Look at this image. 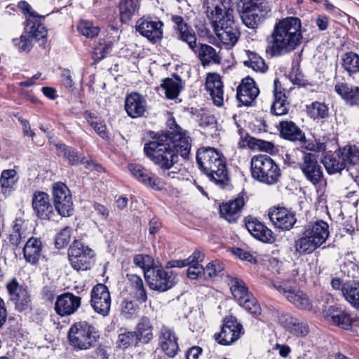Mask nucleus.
<instances>
[{"label":"nucleus","mask_w":359,"mask_h":359,"mask_svg":"<svg viewBox=\"0 0 359 359\" xmlns=\"http://www.w3.org/2000/svg\"><path fill=\"white\" fill-rule=\"evenodd\" d=\"M191 140L178 126L169 135L162 134L144 144L145 155L163 172L164 177L175 178L177 172L168 171L178 161V155L187 158Z\"/></svg>","instance_id":"f257e3e1"},{"label":"nucleus","mask_w":359,"mask_h":359,"mask_svg":"<svg viewBox=\"0 0 359 359\" xmlns=\"http://www.w3.org/2000/svg\"><path fill=\"white\" fill-rule=\"evenodd\" d=\"M302 39L300 20L294 17L284 18L276 23L267 37L266 51L272 57L285 55L294 50Z\"/></svg>","instance_id":"f03ea898"},{"label":"nucleus","mask_w":359,"mask_h":359,"mask_svg":"<svg viewBox=\"0 0 359 359\" xmlns=\"http://www.w3.org/2000/svg\"><path fill=\"white\" fill-rule=\"evenodd\" d=\"M196 161L200 168L216 184L224 186L228 182V170L223 154L213 147L198 150Z\"/></svg>","instance_id":"7ed1b4c3"},{"label":"nucleus","mask_w":359,"mask_h":359,"mask_svg":"<svg viewBox=\"0 0 359 359\" xmlns=\"http://www.w3.org/2000/svg\"><path fill=\"white\" fill-rule=\"evenodd\" d=\"M330 236L329 225L323 220L311 222L305 226L301 236L295 241V250L299 254H311L326 242Z\"/></svg>","instance_id":"20e7f679"},{"label":"nucleus","mask_w":359,"mask_h":359,"mask_svg":"<svg viewBox=\"0 0 359 359\" xmlns=\"http://www.w3.org/2000/svg\"><path fill=\"white\" fill-rule=\"evenodd\" d=\"M252 177L266 184L277 183L281 176V171L276 163L268 155L254 156L250 161Z\"/></svg>","instance_id":"39448f33"},{"label":"nucleus","mask_w":359,"mask_h":359,"mask_svg":"<svg viewBox=\"0 0 359 359\" xmlns=\"http://www.w3.org/2000/svg\"><path fill=\"white\" fill-rule=\"evenodd\" d=\"M68 337L70 344L75 348L86 350L94 345L99 337L93 324L86 321L74 323L69 329Z\"/></svg>","instance_id":"423d86ee"},{"label":"nucleus","mask_w":359,"mask_h":359,"mask_svg":"<svg viewBox=\"0 0 359 359\" xmlns=\"http://www.w3.org/2000/svg\"><path fill=\"white\" fill-rule=\"evenodd\" d=\"M241 18L243 24L251 29L258 27L268 10L265 0H241Z\"/></svg>","instance_id":"0eeeda50"},{"label":"nucleus","mask_w":359,"mask_h":359,"mask_svg":"<svg viewBox=\"0 0 359 359\" xmlns=\"http://www.w3.org/2000/svg\"><path fill=\"white\" fill-rule=\"evenodd\" d=\"M230 289L234 298L247 311L255 317L261 314L262 309L259 304L248 292V289L243 280L236 278H231Z\"/></svg>","instance_id":"6e6552de"},{"label":"nucleus","mask_w":359,"mask_h":359,"mask_svg":"<svg viewBox=\"0 0 359 359\" xmlns=\"http://www.w3.org/2000/svg\"><path fill=\"white\" fill-rule=\"evenodd\" d=\"M68 257L74 269L84 271L90 268L94 252L88 246L79 241H75L69 248Z\"/></svg>","instance_id":"1a4fd4ad"},{"label":"nucleus","mask_w":359,"mask_h":359,"mask_svg":"<svg viewBox=\"0 0 359 359\" xmlns=\"http://www.w3.org/2000/svg\"><path fill=\"white\" fill-rule=\"evenodd\" d=\"M218 19L219 22H212L214 31L222 43L229 46H233L240 36V32L235 25L233 14L224 15Z\"/></svg>","instance_id":"9d476101"},{"label":"nucleus","mask_w":359,"mask_h":359,"mask_svg":"<svg viewBox=\"0 0 359 359\" xmlns=\"http://www.w3.org/2000/svg\"><path fill=\"white\" fill-rule=\"evenodd\" d=\"M175 275L172 271L152 268L145 271V278L151 290L165 292L175 284Z\"/></svg>","instance_id":"9b49d317"},{"label":"nucleus","mask_w":359,"mask_h":359,"mask_svg":"<svg viewBox=\"0 0 359 359\" xmlns=\"http://www.w3.org/2000/svg\"><path fill=\"white\" fill-rule=\"evenodd\" d=\"M243 333V325L230 316L224 319L221 332L215 335V339L219 344L228 346L237 341Z\"/></svg>","instance_id":"f8f14e48"},{"label":"nucleus","mask_w":359,"mask_h":359,"mask_svg":"<svg viewBox=\"0 0 359 359\" xmlns=\"http://www.w3.org/2000/svg\"><path fill=\"white\" fill-rule=\"evenodd\" d=\"M53 203L57 213L62 217H69L73 210V202L69 188L62 182L53 187Z\"/></svg>","instance_id":"ddd939ff"},{"label":"nucleus","mask_w":359,"mask_h":359,"mask_svg":"<svg viewBox=\"0 0 359 359\" xmlns=\"http://www.w3.org/2000/svg\"><path fill=\"white\" fill-rule=\"evenodd\" d=\"M111 296L107 287L103 284H97L91 291L90 304L94 311L105 316L108 315L111 307Z\"/></svg>","instance_id":"4468645a"},{"label":"nucleus","mask_w":359,"mask_h":359,"mask_svg":"<svg viewBox=\"0 0 359 359\" xmlns=\"http://www.w3.org/2000/svg\"><path fill=\"white\" fill-rule=\"evenodd\" d=\"M32 205L36 215L41 219H53L55 213L48 194L36 191L32 195Z\"/></svg>","instance_id":"2eb2a0df"},{"label":"nucleus","mask_w":359,"mask_h":359,"mask_svg":"<svg viewBox=\"0 0 359 359\" xmlns=\"http://www.w3.org/2000/svg\"><path fill=\"white\" fill-rule=\"evenodd\" d=\"M208 18L212 22H219L224 15L233 14L231 0H203Z\"/></svg>","instance_id":"dca6fc26"},{"label":"nucleus","mask_w":359,"mask_h":359,"mask_svg":"<svg viewBox=\"0 0 359 359\" xmlns=\"http://www.w3.org/2000/svg\"><path fill=\"white\" fill-rule=\"evenodd\" d=\"M163 22L159 20H152L142 18L135 25L136 30L152 43L158 41L163 36Z\"/></svg>","instance_id":"f3484780"},{"label":"nucleus","mask_w":359,"mask_h":359,"mask_svg":"<svg viewBox=\"0 0 359 359\" xmlns=\"http://www.w3.org/2000/svg\"><path fill=\"white\" fill-rule=\"evenodd\" d=\"M299 166L306 178L313 184H318L323 177L320 166L313 154H304Z\"/></svg>","instance_id":"a211bd4d"},{"label":"nucleus","mask_w":359,"mask_h":359,"mask_svg":"<svg viewBox=\"0 0 359 359\" xmlns=\"http://www.w3.org/2000/svg\"><path fill=\"white\" fill-rule=\"evenodd\" d=\"M273 285L296 307L304 310H309L311 308L310 299L302 291L288 288L281 283H276Z\"/></svg>","instance_id":"6ab92c4d"},{"label":"nucleus","mask_w":359,"mask_h":359,"mask_svg":"<svg viewBox=\"0 0 359 359\" xmlns=\"http://www.w3.org/2000/svg\"><path fill=\"white\" fill-rule=\"evenodd\" d=\"M128 170L137 180L145 186L157 190L163 188L160 179L141 165L130 163L128 165Z\"/></svg>","instance_id":"aec40b11"},{"label":"nucleus","mask_w":359,"mask_h":359,"mask_svg":"<svg viewBox=\"0 0 359 359\" xmlns=\"http://www.w3.org/2000/svg\"><path fill=\"white\" fill-rule=\"evenodd\" d=\"M268 215L273 224L282 230L290 229L296 222L294 215L285 208H274Z\"/></svg>","instance_id":"412c9836"},{"label":"nucleus","mask_w":359,"mask_h":359,"mask_svg":"<svg viewBox=\"0 0 359 359\" xmlns=\"http://www.w3.org/2000/svg\"><path fill=\"white\" fill-rule=\"evenodd\" d=\"M259 93V88L255 86L254 80L246 77L238 86L236 97L243 105L249 106L256 99Z\"/></svg>","instance_id":"4be33fe9"},{"label":"nucleus","mask_w":359,"mask_h":359,"mask_svg":"<svg viewBox=\"0 0 359 359\" xmlns=\"http://www.w3.org/2000/svg\"><path fill=\"white\" fill-rule=\"evenodd\" d=\"M125 109L131 118L142 116L147 110V100L138 93H132L125 99Z\"/></svg>","instance_id":"5701e85b"},{"label":"nucleus","mask_w":359,"mask_h":359,"mask_svg":"<svg viewBox=\"0 0 359 359\" xmlns=\"http://www.w3.org/2000/svg\"><path fill=\"white\" fill-rule=\"evenodd\" d=\"M81 305V298L71 293H65L57 297L55 311L61 316L74 313Z\"/></svg>","instance_id":"b1692460"},{"label":"nucleus","mask_w":359,"mask_h":359,"mask_svg":"<svg viewBox=\"0 0 359 359\" xmlns=\"http://www.w3.org/2000/svg\"><path fill=\"white\" fill-rule=\"evenodd\" d=\"M323 312L325 317L330 318L334 325L346 330L350 329L355 321V319L351 318L348 313L338 309L335 306H325L323 309Z\"/></svg>","instance_id":"393cba45"},{"label":"nucleus","mask_w":359,"mask_h":359,"mask_svg":"<svg viewBox=\"0 0 359 359\" xmlns=\"http://www.w3.org/2000/svg\"><path fill=\"white\" fill-rule=\"evenodd\" d=\"M280 323L292 334L301 337L309 332L308 325L288 313H282L279 318Z\"/></svg>","instance_id":"a878e982"},{"label":"nucleus","mask_w":359,"mask_h":359,"mask_svg":"<svg viewBox=\"0 0 359 359\" xmlns=\"http://www.w3.org/2000/svg\"><path fill=\"white\" fill-rule=\"evenodd\" d=\"M245 204L243 196H238L219 206L221 216L229 222H235L239 218L241 210Z\"/></svg>","instance_id":"bb28decb"},{"label":"nucleus","mask_w":359,"mask_h":359,"mask_svg":"<svg viewBox=\"0 0 359 359\" xmlns=\"http://www.w3.org/2000/svg\"><path fill=\"white\" fill-rule=\"evenodd\" d=\"M172 21L176 26V29L177 30V37L180 40L186 42L191 50L196 51L195 49L197 46V39L195 32L192 29H189V26L184 22V20L181 16H172Z\"/></svg>","instance_id":"cd10ccee"},{"label":"nucleus","mask_w":359,"mask_h":359,"mask_svg":"<svg viewBox=\"0 0 359 359\" xmlns=\"http://www.w3.org/2000/svg\"><path fill=\"white\" fill-rule=\"evenodd\" d=\"M205 88L209 92L214 104L218 107L222 106L224 102V91L219 75L209 74L206 79Z\"/></svg>","instance_id":"c85d7f7f"},{"label":"nucleus","mask_w":359,"mask_h":359,"mask_svg":"<svg viewBox=\"0 0 359 359\" xmlns=\"http://www.w3.org/2000/svg\"><path fill=\"white\" fill-rule=\"evenodd\" d=\"M7 289L18 310L22 311L28 307L30 298L25 288L19 286L18 283L13 280L7 285Z\"/></svg>","instance_id":"c756f323"},{"label":"nucleus","mask_w":359,"mask_h":359,"mask_svg":"<svg viewBox=\"0 0 359 359\" xmlns=\"http://www.w3.org/2000/svg\"><path fill=\"white\" fill-rule=\"evenodd\" d=\"M159 344L169 357H174L178 350L177 339L175 333L168 327L163 326L160 331Z\"/></svg>","instance_id":"7c9ffc66"},{"label":"nucleus","mask_w":359,"mask_h":359,"mask_svg":"<svg viewBox=\"0 0 359 359\" xmlns=\"http://www.w3.org/2000/svg\"><path fill=\"white\" fill-rule=\"evenodd\" d=\"M248 231L258 240L264 243H273L274 236L272 231L257 219H252L245 223Z\"/></svg>","instance_id":"2f4dec72"},{"label":"nucleus","mask_w":359,"mask_h":359,"mask_svg":"<svg viewBox=\"0 0 359 359\" xmlns=\"http://www.w3.org/2000/svg\"><path fill=\"white\" fill-rule=\"evenodd\" d=\"M153 325L150 319L146 316H142L138 320L135 331L136 344L141 342L149 344L154 338Z\"/></svg>","instance_id":"473e14b6"},{"label":"nucleus","mask_w":359,"mask_h":359,"mask_svg":"<svg viewBox=\"0 0 359 359\" xmlns=\"http://www.w3.org/2000/svg\"><path fill=\"white\" fill-rule=\"evenodd\" d=\"M273 86L274 101L271 106V111L276 116L285 115L288 111L287 97L285 93L279 89L280 84L278 79L274 80Z\"/></svg>","instance_id":"72a5a7b5"},{"label":"nucleus","mask_w":359,"mask_h":359,"mask_svg":"<svg viewBox=\"0 0 359 359\" xmlns=\"http://www.w3.org/2000/svg\"><path fill=\"white\" fill-rule=\"evenodd\" d=\"M19 180L18 172L14 169L4 170L0 176L1 194L7 197L15 190Z\"/></svg>","instance_id":"f704fd0d"},{"label":"nucleus","mask_w":359,"mask_h":359,"mask_svg":"<svg viewBox=\"0 0 359 359\" xmlns=\"http://www.w3.org/2000/svg\"><path fill=\"white\" fill-rule=\"evenodd\" d=\"M335 91L350 106L359 105V87L349 86L347 83H337Z\"/></svg>","instance_id":"c9c22d12"},{"label":"nucleus","mask_w":359,"mask_h":359,"mask_svg":"<svg viewBox=\"0 0 359 359\" xmlns=\"http://www.w3.org/2000/svg\"><path fill=\"white\" fill-rule=\"evenodd\" d=\"M42 243L40 239L32 237L27 241L23 254L26 261L30 264H36L41 257Z\"/></svg>","instance_id":"e433bc0d"},{"label":"nucleus","mask_w":359,"mask_h":359,"mask_svg":"<svg viewBox=\"0 0 359 359\" xmlns=\"http://www.w3.org/2000/svg\"><path fill=\"white\" fill-rule=\"evenodd\" d=\"M339 149L335 155H327L323 160V163L330 174L340 172L342 170L348 168L345 158Z\"/></svg>","instance_id":"4c0bfd02"},{"label":"nucleus","mask_w":359,"mask_h":359,"mask_svg":"<svg viewBox=\"0 0 359 359\" xmlns=\"http://www.w3.org/2000/svg\"><path fill=\"white\" fill-rule=\"evenodd\" d=\"M194 52L197 53V51ZM198 57L203 66L209 65L212 63L219 64L221 62V57L219 53L213 47L208 44L201 43L200 45L198 50Z\"/></svg>","instance_id":"58836bf2"},{"label":"nucleus","mask_w":359,"mask_h":359,"mask_svg":"<svg viewBox=\"0 0 359 359\" xmlns=\"http://www.w3.org/2000/svg\"><path fill=\"white\" fill-rule=\"evenodd\" d=\"M58 155L63 156L66 158L69 163L72 165H76L79 161L85 165L88 169H90L93 163L86 160L84 157H81L79 152L65 144H60L57 146Z\"/></svg>","instance_id":"ea45409f"},{"label":"nucleus","mask_w":359,"mask_h":359,"mask_svg":"<svg viewBox=\"0 0 359 359\" xmlns=\"http://www.w3.org/2000/svg\"><path fill=\"white\" fill-rule=\"evenodd\" d=\"M41 18H27L25 26V33L30 38L36 40L44 39L47 35V29L41 23L39 19Z\"/></svg>","instance_id":"a19ab883"},{"label":"nucleus","mask_w":359,"mask_h":359,"mask_svg":"<svg viewBox=\"0 0 359 359\" xmlns=\"http://www.w3.org/2000/svg\"><path fill=\"white\" fill-rule=\"evenodd\" d=\"M281 135L291 141H302L304 135L302 130L292 121H281L280 123Z\"/></svg>","instance_id":"79ce46f5"},{"label":"nucleus","mask_w":359,"mask_h":359,"mask_svg":"<svg viewBox=\"0 0 359 359\" xmlns=\"http://www.w3.org/2000/svg\"><path fill=\"white\" fill-rule=\"evenodd\" d=\"M129 280L133 297L140 304L146 302L147 294L142 279L140 276L133 274L130 276Z\"/></svg>","instance_id":"37998d69"},{"label":"nucleus","mask_w":359,"mask_h":359,"mask_svg":"<svg viewBox=\"0 0 359 359\" xmlns=\"http://www.w3.org/2000/svg\"><path fill=\"white\" fill-rule=\"evenodd\" d=\"M138 8V0H121L119 4L121 21L128 22L135 15Z\"/></svg>","instance_id":"c03bdc74"},{"label":"nucleus","mask_w":359,"mask_h":359,"mask_svg":"<svg viewBox=\"0 0 359 359\" xmlns=\"http://www.w3.org/2000/svg\"><path fill=\"white\" fill-rule=\"evenodd\" d=\"M341 290L345 299L353 307L359 309V283L344 284Z\"/></svg>","instance_id":"a18cd8bd"},{"label":"nucleus","mask_w":359,"mask_h":359,"mask_svg":"<svg viewBox=\"0 0 359 359\" xmlns=\"http://www.w3.org/2000/svg\"><path fill=\"white\" fill-rule=\"evenodd\" d=\"M25 238V232L22 230L21 225L18 223L15 224L13 227L12 232L8 237L9 245L8 246L4 247L2 249V252L4 255H7L8 248H11L13 251H15L16 248L22 242V239ZM13 254L15 255V252H13Z\"/></svg>","instance_id":"49530a36"},{"label":"nucleus","mask_w":359,"mask_h":359,"mask_svg":"<svg viewBox=\"0 0 359 359\" xmlns=\"http://www.w3.org/2000/svg\"><path fill=\"white\" fill-rule=\"evenodd\" d=\"M182 88L181 81L175 79H166L161 85V89L168 99L176 98Z\"/></svg>","instance_id":"de8ad7c7"},{"label":"nucleus","mask_w":359,"mask_h":359,"mask_svg":"<svg viewBox=\"0 0 359 359\" xmlns=\"http://www.w3.org/2000/svg\"><path fill=\"white\" fill-rule=\"evenodd\" d=\"M341 65L349 76L359 72V55L353 52L344 53L341 57Z\"/></svg>","instance_id":"09e8293b"},{"label":"nucleus","mask_w":359,"mask_h":359,"mask_svg":"<svg viewBox=\"0 0 359 359\" xmlns=\"http://www.w3.org/2000/svg\"><path fill=\"white\" fill-rule=\"evenodd\" d=\"M306 112L310 118L316 119H323L329 116L328 107L323 102H313L306 106Z\"/></svg>","instance_id":"8fccbe9b"},{"label":"nucleus","mask_w":359,"mask_h":359,"mask_svg":"<svg viewBox=\"0 0 359 359\" xmlns=\"http://www.w3.org/2000/svg\"><path fill=\"white\" fill-rule=\"evenodd\" d=\"M248 60L244 61L246 67L252 68L257 72L264 73L267 71L268 67L259 55L253 52H248Z\"/></svg>","instance_id":"3c124183"},{"label":"nucleus","mask_w":359,"mask_h":359,"mask_svg":"<svg viewBox=\"0 0 359 359\" xmlns=\"http://www.w3.org/2000/svg\"><path fill=\"white\" fill-rule=\"evenodd\" d=\"M341 153L348 165L359 163V146L344 147Z\"/></svg>","instance_id":"603ef678"},{"label":"nucleus","mask_w":359,"mask_h":359,"mask_svg":"<svg viewBox=\"0 0 359 359\" xmlns=\"http://www.w3.org/2000/svg\"><path fill=\"white\" fill-rule=\"evenodd\" d=\"M79 32L88 38H93L96 36L100 29L97 26L93 25L92 22L87 20H81L78 25Z\"/></svg>","instance_id":"864d4df0"},{"label":"nucleus","mask_w":359,"mask_h":359,"mask_svg":"<svg viewBox=\"0 0 359 359\" xmlns=\"http://www.w3.org/2000/svg\"><path fill=\"white\" fill-rule=\"evenodd\" d=\"M121 315L126 318H131L136 315L139 309L138 306L130 299H124L121 304Z\"/></svg>","instance_id":"5fc2aeb1"},{"label":"nucleus","mask_w":359,"mask_h":359,"mask_svg":"<svg viewBox=\"0 0 359 359\" xmlns=\"http://www.w3.org/2000/svg\"><path fill=\"white\" fill-rule=\"evenodd\" d=\"M133 262L137 266L143 269L144 274L146 271L152 269L151 266L154 264L152 258L144 255H135L133 258Z\"/></svg>","instance_id":"6e6d98bb"},{"label":"nucleus","mask_w":359,"mask_h":359,"mask_svg":"<svg viewBox=\"0 0 359 359\" xmlns=\"http://www.w3.org/2000/svg\"><path fill=\"white\" fill-rule=\"evenodd\" d=\"M71 238V229L69 227H65L56 236L55 246L58 249H61L66 246Z\"/></svg>","instance_id":"4d7b16f0"},{"label":"nucleus","mask_w":359,"mask_h":359,"mask_svg":"<svg viewBox=\"0 0 359 359\" xmlns=\"http://www.w3.org/2000/svg\"><path fill=\"white\" fill-rule=\"evenodd\" d=\"M118 345L123 348H127L134 343L136 344L135 334L133 332H126L118 334Z\"/></svg>","instance_id":"13d9d810"},{"label":"nucleus","mask_w":359,"mask_h":359,"mask_svg":"<svg viewBox=\"0 0 359 359\" xmlns=\"http://www.w3.org/2000/svg\"><path fill=\"white\" fill-rule=\"evenodd\" d=\"M224 269L223 264L218 260L210 262L205 268H204V275H208L209 278L218 276Z\"/></svg>","instance_id":"bf43d9fd"},{"label":"nucleus","mask_w":359,"mask_h":359,"mask_svg":"<svg viewBox=\"0 0 359 359\" xmlns=\"http://www.w3.org/2000/svg\"><path fill=\"white\" fill-rule=\"evenodd\" d=\"M32 39L28 34H22L19 39H13L14 45L20 51H29L32 47Z\"/></svg>","instance_id":"052dcab7"},{"label":"nucleus","mask_w":359,"mask_h":359,"mask_svg":"<svg viewBox=\"0 0 359 359\" xmlns=\"http://www.w3.org/2000/svg\"><path fill=\"white\" fill-rule=\"evenodd\" d=\"M111 43H100L94 48L93 56L95 60H101L111 50Z\"/></svg>","instance_id":"680f3d73"},{"label":"nucleus","mask_w":359,"mask_h":359,"mask_svg":"<svg viewBox=\"0 0 359 359\" xmlns=\"http://www.w3.org/2000/svg\"><path fill=\"white\" fill-rule=\"evenodd\" d=\"M187 276L190 279H196L200 275L204 274V268L200 264L189 265Z\"/></svg>","instance_id":"e2e57ef3"},{"label":"nucleus","mask_w":359,"mask_h":359,"mask_svg":"<svg viewBox=\"0 0 359 359\" xmlns=\"http://www.w3.org/2000/svg\"><path fill=\"white\" fill-rule=\"evenodd\" d=\"M18 8L25 14H29L28 18H44L43 15H39L36 13L32 11V6L25 1H21L18 3Z\"/></svg>","instance_id":"0e129e2a"},{"label":"nucleus","mask_w":359,"mask_h":359,"mask_svg":"<svg viewBox=\"0 0 359 359\" xmlns=\"http://www.w3.org/2000/svg\"><path fill=\"white\" fill-rule=\"evenodd\" d=\"M273 144L271 142L262 140L255 139V149L271 152L273 149Z\"/></svg>","instance_id":"69168bd1"},{"label":"nucleus","mask_w":359,"mask_h":359,"mask_svg":"<svg viewBox=\"0 0 359 359\" xmlns=\"http://www.w3.org/2000/svg\"><path fill=\"white\" fill-rule=\"evenodd\" d=\"M255 139L256 138L252 137L248 134H246L245 137L241 135V140L238 142V147L240 148L249 147L252 149H255Z\"/></svg>","instance_id":"338daca9"},{"label":"nucleus","mask_w":359,"mask_h":359,"mask_svg":"<svg viewBox=\"0 0 359 359\" xmlns=\"http://www.w3.org/2000/svg\"><path fill=\"white\" fill-rule=\"evenodd\" d=\"M204 255L198 250H195L191 255H190L186 259L187 264L194 265L195 264H199L204 259Z\"/></svg>","instance_id":"774afa93"}]
</instances>
